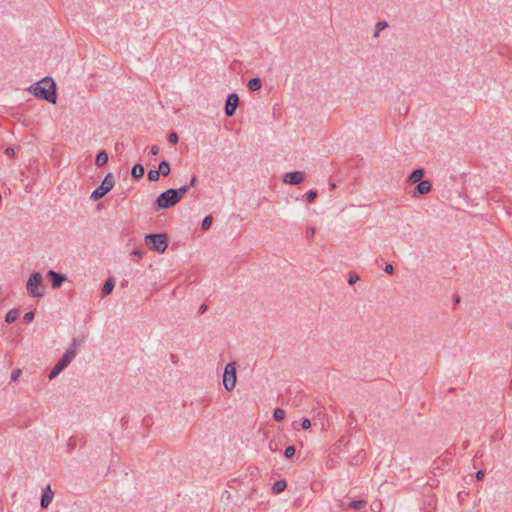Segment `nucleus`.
Masks as SVG:
<instances>
[{
	"mask_svg": "<svg viewBox=\"0 0 512 512\" xmlns=\"http://www.w3.org/2000/svg\"><path fill=\"white\" fill-rule=\"evenodd\" d=\"M301 427H302L303 429H308V428H310V427H311V422H310V420H309L308 418H304V419L302 420V422H301Z\"/></svg>",
	"mask_w": 512,
	"mask_h": 512,
	"instance_id": "obj_31",
	"label": "nucleus"
},
{
	"mask_svg": "<svg viewBox=\"0 0 512 512\" xmlns=\"http://www.w3.org/2000/svg\"><path fill=\"white\" fill-rule=\"evenodd\" d=\"M113 288H114V280L111 278L106 280V282L104 283V285L102 287V291H101L102 295L103 296L109 295L113 291Z\"/></svg>",
	"mask_w": 512,
	"mask_h": 512,
	"instance_id": "obj_18",
	"label": "nucleus"
},
{
	"mask_svg": "<svg viewBox=\"0 0 512 512\" xmlns=\"http://www.w3.org/2000/svg\"><path fill=\"white\" fill-rule=\"evenodd\" d=\"M28 91L39 99L46 100L53 104L56 103V84L50 77H45L42 80L32 84L28 88Z\"/></svg>",
	"mask_w": 512,
	"mask_h": 512,
	"instance_id": "obj_1",
	"label": "nucleus"
},
{
	"mask_svg": "<svg viewBox=\"0 0 512 512\" xmlns=\"http://www.w3.org/2000/svg\"><path fill=\"white\" fill-rule=\"evenodd\" d=\"M179 202V197L175 192V189H168L161 193L157 199L156 204L158 206V209H167L174 205H176Z\"/></svg>",
	"mask_w": 512,
	"mask_h": 512,
	"instance_id": "obj_6",
	"label": "nucleus"
},
{
	"mask_svg": "<svg viewBox=\"0 0 512 512\" xmlns=\"http://www.w3.org/2000/svg\"><path fill=\"white\" fill-rule=\"evenodd\" d=\"M159 177H160V174H159L158 170H156V169L149 170L148 179L150 181H152V182L158 181Z\"/></svg>",
	"mask_w": 512,
	"mask_h": 512,
	"instance_id": "obj_23",
	"label": "nucleus"
},
{
	"mask_svg": "<svg viewBox=\"0 0 512 512\" xmlns=\"http://www.w3.org/2000/svg\"><path fill=\"white\" fill-rule=\"evenodd\" d=\"M431 183L428 180H422L419 182V184L416 187V191L418 194H427L431 190Z\"/></svg>",
	"mask_w": 512,
	"mask_h": 512,
	"instance_id": "obj_13",
	"label": "nucleus"
},
{
	"mask_svg": "<svg viewBox=\"0 0 512 512\" xmlns=\"http://www.w3.org/2000/svg\"><path fill=\"white\" fill-rule=\"evenodd\" d=\"M23 319L26 323L31 322L34 319V313L33 312H27L24 314Z\"/></svg>",
	"mask_w": 512,
	"mask_h": 512,
	"instance_id": "obj_29",
	"label": "nucleus"
},
{
	"mask_svg": "<svg viewBox=\"0 0 512 512\" xmlns=\"http://www.w3.org/2000/svg\"><path fill=\"white\" fill-rule=\"evenodd\" d=\"M236 367L235 363H229L225 366L223 374V385L226 390L232 391L236 385Z\"/></svg>",
	"mask_w": 512,
	"mask_h": 512,
	"instance_id": "obj_7",
	"label": "nucleus"
},
{
	"mask_svg": "<svg viewBox=\"0 0 512 512\" xmlns=\"http://www.w3.org/2000/svg\"><path fill=\"white\" fill-rule=\"evenodd\" d=\"M108 154L106 151H100L97 156H96V159H95V164L98 166V167H102L104 166L107 162H108Z\"/></svg>",
	"mask_w": 512,
	"mask_h": 512,
	"instance_id": "obj_14",
	"label": "nucleus"
},
{
	"mask_svg": "<svg viewBox=\"0 0 512 512\" xmlns=\"http://www.w3.org/2000/svg\"><path fill=\"white\" fill-rule=\"evenodd\" d=\"M315 233V229L312 228L311 231H309V234L313 235Z\"/></svg>",
	"mask_w": 512,
	"mask_h": 512,
	"instance_id": "obj_42",
	"label": "nucleus"
},
{
	"mask_svg": "<svg viewBox=\"0 0 512 512\" xmlns=\"http://www.w3.org/2000/svg\"><path fill=\"white\" fill-rule=\"evenodd\" d=\"M367 502L365 500H356L352 501L349 504V507L353 510H361L366 506Z\"/></svg>",
	"mask_w": 512,
	"mask_h": 512,
	"instance_id": "obj_21",
	"label": "nucleus"
},
{
	"mask_svg": "<svg viewBox=\"0 0 512 512\" xmlns=\"http://www.w3.org/2000/svg\"><path fill=\"white\" fill-rule=\"evenodd\" d=\"M150 152L152 155H157L159 153V147L156 145H153L150 147Z\"/></svg>",
	"mask_w": 512,
	"mask_h": 512,
	"instance_id": "obj_34",
	"label": "nucleus"
},
{
	"mask_svg": "<svg viewBox=\"0 0 512 512\" xmlns=\"http://www.w3.org/2000/svg\"><path fill=\"white\" fill-rule=\"evenodd\" d=\"M149 249L158 253H164L168 247V239L165 234H148L145 236Z\"/></svg>",
	"mask_w": 512,
	"mask_h": 512,
	"instance_id": "obj_4",
	"label": "nucleus"
},
{
	"mask_svg": "<svg viewBox=\"0 0 512 512\" xmlns=\"http://www.w3.org/2000/svg\"><path fill=\"white\" fill-rule=\"evenodd\" d=\"M188 190H189V186H187V185L182 186L179 189H175V192H176V194L179 197V201L188 192Z\"/></svg>",
	"mask_w": 512,
	"mask_h": 512,
	"instance_id": "obj_25",
	"label": "nucleus"
},
{
	"mask_svg": "<svg viewBox=\"0 0 512 512\" xmlns=\"http://www.w3.org/2000/svg\"><path fill=\"white\" fill-rule=\"evenodd\" d=\"M168 139H169V142L172 143V144H177L178 143V135L175 132H172L169 135Z\"/></svg>",
	"mask_w": 512,
	"mask_h": 512,
	"instance_id": "obj_30",
	"label": "nucleus"
},
{
	"mask_svg": "<svg viewBox=\"0 0 512 512\" xmlns=\"http://www.w3.org/2000/svg\"><path fill=\"white\" fill-rule=\"evenodd\" d=\"M144 172H145V169H144V166L141 165V164H136L132 170H131V175L133 178L135 179H140L143 177L144 175Z\"/></svg>",
	"mask_w": 512,
	"mask_h": 512,
	"instance_id": "obj_15",
	"label": "nucleus"
},
{
	"mask_svg": "<svg viewBox=\"0 0 512 512\" xmlns=\"http://www.w3.org/2000/svg\"><path fill=\"white\" fill-rule=\"evenodd\" d=\"M273 417L277 421H281L285 417V411L281 408H276L273 412Z\"/></svg>",
	"mask_w": 512,
	"mask_h": 512,
	"instance_id": "obj_22",
	"label": "nucleus"
},
{
	"mask_svg": "<svg viewBox=\"0 0 512 512\" xmlns=\"http://www.w3.org/2000/svg\"><path fill=\"white\" fill-rule=\"evenodd\" d=\"M19 316V311L17 309L9 310L5 315V321L7 323H13Z\"/></svg>",
	"mask_w": 512,
	"mask_h": 512,
	"instance_id": "obj_20",
	"label": "nucleus"
},
{
	"mask_svg": "<svg viewBox=\"0 0 512 512\" xmlns=\"http://www.w3.org/2000/svg\"><path fill=\"white\" fill-rule=\"evenodd\" d=\"M305 177L304 172L295 171L285 174L283 182L290 185H298L303 182Z\"/></svg>",
	"mask_w": 512,
	"mask_h": 512,
	"instance_id": "obj_9",
	"label": "nucleus"
},
{
	"mask_svg": "<svg viewBox=\"0 0 512 512\" xmlns=\"http://www.w3.org/2000/svg\"><path fill=\"white\" fill-rule=\"evenodd\" d=\"M385 272H386V273H388V274H392V273L394 272V267H393V265H391V264H387V265L385 266Z\"/></svg>",
	"mask_w": 512,
	"mask_h": 512,
	"instance_id": "obj_35",
	"label": "nucleus"
},
{
	"mask_svg": "<svg viewBox=\"0 0 512 512\" xmlns=\"http://www.w3.org/2000/svg\"><path fill=\"white\" fill-rule=\"evenodd\" d=\"M170 170H171V168H170V164L168 161L164 160V161L160 162L159 168H158V172L160 175L166 177L169 175Z\"/></svg>",
	"mask_w": 512,
	"mask_h": 512,
	"instance_id": "obj_17",
	"label": "nucleus"
},
{
	"mask_svg": "<svg viewBox=\"0 0 512 512\" xmlns=\"http://www.w3.org/2000/svg\"><path fill=\"white\" fill-rule=\"evenodd\" d=\"M212 222H213V218L212 216H206L203 221H202V225H201V228L203 230H208L210 228V226L212 225Z\"/></svg>",
	"mask_w": 512,
	"mask_h": 512,
	"instance_id": "obj_24",
	"label": "nucleus"
},
{
	"mask_svg": "<svg viewBox=\"0 0 512 512\" xmlns=\"http://www.w3.org/2000/svg\"><path fill=\"white\" fill-rule=\"evenodd\" d=\"M5 154H6L7 156H13V155L15 154V151H14V149H13L12 147H8V148H6V150H5Z\"/></svg>",
	"mask_w": 512,
	"mask_h": 512,
	"instance_id": "obj_36",
	"label": "nucleus"
},
{
	"mask_svg": "<svg viewBox=\"0 0 512 512\" xmlns=\"http://www.w3.org/2000/svg\"><path fill=\"white\" fill-rule=\"evenodd\" d=\"M196 182H197V178H196V176H193V177L191 178L190 183H189V185H188V186H189V187H193V186H195Z\"/></svg>",
	"mask_w": 512,
	"mask_h": 512,
	"instance_id": "obj_38",
	"label": "nucleus"
},
{
	"mask_svg": "<svg viewBox=\"0 0 512 512\" xmlns=\"http://www.w3.org/2000/svg\"><path fill=\"white\" fill-rule=\"evenodd\" d=\"M317 197V191L315 190H310L307 194H306V199L307 201L310 203L312 201H314Z\"/></svg>",
	"mask_w": 512,
	"mask_h": 512,
	"instance_id": "obj_27",
	"label": "nucleus"
},
{
	"mask_svg": "<svg viewBox=\"0 0 512 512\" xmlns=\"http://www.w3.org/2000/svg\"><path fill=\"white\" fill-rule=\"evenodd\" d=\"M387 26L386 22H378L377 27L381 30L384 29Z\"/></svg>",
	"mask_w": 512,
	"mask_h": 512,
	"instance_id": "obj_39",
	"label": "nucleus"
},
{
	"mask_svg": "<svg viewBox=\"0 0 512 512\" xmlns=\"http://www.w3.org/2000/svg\"><path fill=\"white\" fill-rule=\"evenodd\" d=\"M485 476V471L484 470H478L476 472V478L477 480H482Z\"/></svg>",
	"mask_w": 512,
	"mask_h": 512,
	"instance_id": "obj_32",
	"label": "nucleus"
},
{
	"mask_svg": "<svg viewBox=\"0 0 512 512\" xmlns=\"http://www.w3.org/2000/svg\"><path fill=\"white\" fill-rule=\"evenodd\" d=\"M132 255L137 257V258H142L143 256V252L140 250V249H135L133 252H132Z\"/></svg>",
	"mask_w": 512,
	"mask_h": 512,
	"instance_id": "obj_33",
	"label": "nucleus"
},
{
	"mask_svg": "<svg viewBox=\"0 0 512 512\" xmlns=\"http://www.w3.org/2000/svg\"><path fill=\"white\" fill-rule=\"evenodd\" d=\"M47 275L51 280L53 288H59L66 279L65 276L55 272L54 270H49Z\"/></svg>",
	"mask_w": 512,
	"mask_h": 512,
	"instance_id": "obj_10",
	"label": "nucleus"
},
{
	"mask_svg": "<svg viewBox=\"0 0 512 512\" xmlns=\"http://www.w3.org/2000/svg\"><path fill=\"white\" fill-rule=\"evenodd\" d=\"M286 487H287L286 481L285 480H279V481L274 483V485L272 487V492L275 493V494H278V493L284 491Z\"/></svg>",
	"mask_w": 512,
	"mask_h": 512,
	"instance_id": "obj_19",
	"label": "nucleus"
},
{
	"mask_svg": "<svg viewBox=\"0 0 512 512\" xmlns=\"http://www.w3.org/2000/svg\"><path fill=\"white\" fill-rule=\"evenodd\" d=\"M238 103H239L238 95L235 93L230 94L226 100L225 114L229 117L233 116L235 114Z\"/></svg>",
	"mask_w": 512,
	"mask_h": 512,
	"instance_id": "obj_8",
	"label": "nucleus"
},
{
	"mask_svg": "<svg viewBox=\"0 0 512 512\" xmlns=\"http://www.w3.org/2000/svg\"><path fill=\"white\" fill-rule=\"evenodd\" d=\"M315 233V229L312 228L311 231H309V234L313 235Z\"/></svg>",
	"mask_w": 512,
	"mask_h": 512,
	"instance_id": "obj_41",
	"label": "nucleus"
},
{
	"mask_svg": "<svg viewBox=\"0 0 512 512\" xmlns=\"http://www.w3.org/2000/svg\"><path fill=\"white\" fill-rule=\"evenodd\" d=\"M115 185V179H114V176L112 175V173H108L101 185L95 189L91 195H90V199L92 201H98L100 200L101 198H103L109 191H111L113 189Z\"/></svg>",
	"mask_w": 512,
	"mask_h": 512,
	"instance_id": "obj_5",
	"label": "nucleus"
},
{
	"mask_svg": "<svg viewBox=\"0 0 512 512\" xmlns=\"http://www.w3.org/2000/svg\"><path fill=\"white\" fill-rule=\"evenodd\" d=\"M53 496H54V492L52 491L50 485H47L43 491V495L41 498V507L47 508L50 505V503L53 499Z\"/></svg>",
	"mask_w": 512,
	"mask_h": 512,
	"instance_id": "obj_11",
	"label": "nucleus"
},
{
	"mask_svg": "<svg viewBox=\"0 0 512 512\" xmlns=\"http://www.w3.org/2000/svg\"><path fill=\"white\" fill-rule=\"evenodd\" d=\"M21 374H22V370L21 369L13 370L12 373H11V380L13 382H16L19 379V377L21 376Z\"/></svg>",
	"mask_w": 512,
	"mask_h": 512,
	"instance_id": "obj_26",
	"label": "nucleus"
},
{
	"mask_svg": "<svg viewBox=\"0 0 512 512\" xmlns=\"http://www.w3.org/2000/svg\"><path fill=\"white\" fill-rule=\"evenodd\" d=\"M205 309H206V306H205V305H202V306L200 307V311H201V312L205 311Z\"/></svg>",
	"mask_w": 512,
	"mask_h": 512,
	"instance_id": "obj_40",
	"label": "nucleus"
},
{
	"mask_svg": "<svg viewBox=\"0 0 512 512\" xmlns=\"http://www.w3.org/2000/svg\"><path fill=\"white\" fill-rule=\"evenodd\" d=\"M261 86L262 82L258 77L252 78L247 84V87L250 91H257L261 88Z\"/></svg>",
	"mask_w": 512,
	"mask_h": 512,
	"instance_id": "obj_16",
	"label": "nucleus"
},
{
	"mask_svg": "<svg viewBox=\"0 0 512 512\" xmlns=\"http://www.w3.org/2000/svg\"><path fill=\"white\" fill-rule=\"evenodd\" d=\"M294 454H295V447H294V446H288V447L285 449V452H284L285 457L290 458V457H292Z\"/></svg>",
	"mask_w": 512,
	"mask_h": 512,
	"instance_id": "obj_28",
	"label": "nucleus"
},
{
	"mask_svg": "<svg viewBox=\"0 0 512 512\" xmlns=\"http://www.w3.org/2000/svg\"><path fill=\"white\" fill-rule=\"evenodd\" d=\"M424 169L422 168H419V169H415L410 175H409V178H408V181L410 183H417V182H420L422 181V177L424 176Z\"/></svg>",
	"mask_w": 512,
	"mask_h": 512,
	"instance_id": "obj_12",
	"label": "nucleus"
},
{
	"mask_svg": "<svg viewBox=\"0 0 512 512\" xmlns=\"http://www.w3.org/2000/svg\"><path fill=\"white\" fill-rule=\"evenodd\" d=\"M27 293L34 298H41L45 294V284L43 275L39 272H34L28 278L26 284Z\"/></svg>",
	"mask_w": 512,
	"mask_h": 512,
	"instance_id": "obj_3",
	"label": "nucleus"
},
{
	"mask_svg": "<svg viewBox=\"0 0 512 512\" xmlns=\"http://www.w3.org/2000/svg\"><path fill=\"white\" fill-rule=\"evenodd\" d=\"M357 280H359L358 276H350L349 278V284H354Z\"/></svg>",
	"mask_w": 512,
	"mask_h": 512,
	"instance_id": "obj_37",
	"label": "nucleus"
},
{
	"mask_svg": "<svg viewBox=\"0 0 512 512\" xmlns=\"http://www.w3.org/2000/svg\"><path fill=\"white\" fill-rule=\"evenodd\" d=\"M80 344L77 342V340H73L70 344V347L66 350L65 354L62 356V358L58 361V363L55 365V367L50 371L49 373V379L52 380L56 376L59 375L60 372H62L76 357L77 351Z\"/></svg>",
	"mask_w": 512,
	"mask_h": 512,
	"instance_id": "obj_2",
	"label": "nucleus"
}]
</instances>
